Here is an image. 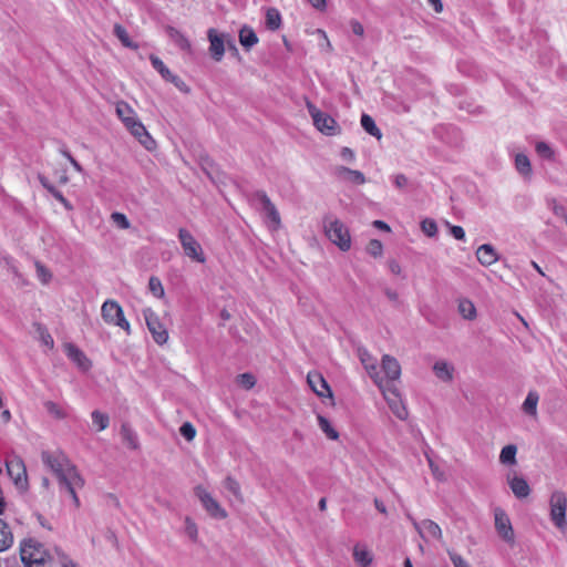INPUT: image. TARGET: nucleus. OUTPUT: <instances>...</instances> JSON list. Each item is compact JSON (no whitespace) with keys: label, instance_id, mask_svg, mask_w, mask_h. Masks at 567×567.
Here are the masks:
<instances>
[{"label":"nucleus","instance_id":"f257e3e1","mask_svg":"<svg viewBox=\"0 0 567 567\" xmlns=\"http://www.w3.org/2000/svg\"><path fill=\"white\" fill-rule=\"evenodd\" d=\"M41 458L44 465L54 473L60 484L68 480H71L72 484H82V476L76 466L71 463L63 452H42Z\"/></svg>","mask_w":567,"mask_h":567},{"label":"nucleus","instance_id":"f03ea898","mask_svg":"<svg viewBox=\"0 0 567 567\" xmlns=\"http://www.w3.org/2000/svg\"><path fill=\"white\" fill-rule=\"evenodd\" d=\"M20 557L25 567H48L49 555L35 539H24L20 545Z\"/></svg>","mask_w":567,"mask_h":567},{"label":"nucleus","instance_id":"7ed1b4c3","mask_svg":"<svg viewBox=\"0 0 567 567\" xmlns=\"http://www.w3.org/2000/svg\"><path fill=\"white\" fill-rule=\"evenodd\" d=\"M101 316L107 324L118 327L124 330L127 336L131 334V324L125 318L123 308L116 300H105L101 307Z\"/></svg>","mask_w":567,"mask_h":567},{"label":"nucleus","instance_id":"20e7f679","mask_svg":"<svg viewBox=\"0 0 567 567\" xmlns=\"http://www.w3.org/2000/svg\"><path fill=\"white\" fill-rule=\"evenodd\" d=\"M384 400L386 401L392 413L400 420H405L408 417V410L403 404L399 390L396 389L394 383L383 381L378 384Z\"/></svg>","mask_w":567,"mask_h":567},{"label":"nucleus","instance_id":"39448f33","mask_svg":"<svg viewBox=\"0 0 567 567\" xmlns=\"http://www.w3.org/2000/svg\"><path fill=\"white\" fill-rule=\"evenodd\" d=\"M324 234L328 239L339 247L341 251H348L351 247V237L347 226L340 220H333L324 226Z\"/></svg>","mask_w":567,"mask_h":567},{"label":"nucleus","instance_id":"423d86ee","mask_svg":"<svg viewBox=\"0 0 567 567\" xmlns=\"http://www.w3.org/2000/svg\"><path fill=\"white\" fill-rule=\"evenodd\" d=\"M6 467L9 477L12 480L16 487L20 491L28 489V474L24 462L21 457L14 456L6 462Z\"/></svg>","mask_w":567,"mask_h":567},{"label":"nucleus","instance_id":"0eeeda50","mask_svg":"<svg viewBox=\"0 0 567 567\" xmlns=\"http://www.w3.org/2000/svg\"><path fill=\"white\" fill-rule=\"evenodd\" d=\"M143 316L154 341L159 346L165 344L168 340V331L161 322L157 313L151 308H146L143 310Z\"/></svg>","mask_w":567,"mask_h":567},{"label":"nucleus","instance_id":"6e6552de","mask_svg":"<svg viewBox=\"0 0 567 567\" xmlns=\"http://www.w3.org/2000/svg\"><path fill=\"white\" fill-rule=\"evenodd\" d=\"M567 498L564 492L555 491L550 496V518L555 526L563 528L566 525Z\"/></svg>","mask_w":567,"mask_h":567},{"label":"nucleus","instance_id":"1a4fd4ad","mask_svg":"<svg viewBox=\"0 0 567 567\" xmlns=\"http://www.w3.org/2000/svg\"><path fill=\"white\" fill-rule=\"evenodd\" d=\"M195 495L200 501L206 512L214 518L225 519L227 518V512L219 505V503L208 493L205 487L197 485L194 488Z\"/></svg>","mask_w":567,"mask_h":567},{"label":"nucleus","instance_id":"9d476101","mask_svg":"<svg viewBox=\"0 0 567 567\" xmlns=\"http://www.w3.org/2000/svg\"><path fill=\"white\" fill-rule=\"evenodd\" d=\"M178 238L185 254L196 260L197 262H205L206 258L203 254L200 245L194 238V236L185 228H181L178 231Z\"/></svg>","mask_w":567,"mask_h":567},{"label":"nucleus","instance_id":"9b49d317","mask_svg":"<svg viewBox=\"0 0 567 567\" xmlns=\"http://www.w3.org/2000/svg\"><path fill=\"white\" fill-rule=\"evenodd\" d=\"M494 524L498 536L507 544H513L514 529L507 513L501 507L494 509Z\"/></svg>","mask_w":567,"mask_h":567},{"label":"nucleus","instance_id":"f8f14e48","mask_svg":"<svg viewBox=\"0 0 567 567\" xmlns=\"http://www.w3.org/2000/svg\"><path fill=\"white\" fill-rule=\"evenodd\" d=\"M410 519L421 538L425 542H429L430 539H442V529L434 520L423 519L419 522L412 517H410Z\"/></svg>","mask_w":567,"mask_h":567},{"label":"nucleus","instance_id":"ddd939ff","mask_svg":"<svg viewBox=\"0 0 567 567\" xmlns=\"http://www.w3.org/2000/svg\"><path fill=\"white\" fill-rule=\"evenodd\" d=\"M332 175L342 183L363 185L367 182L364 174L357 169L337 165L332 168Z\"/></svg>","mask_w":567,"mask_h":567},{"label":"nucleus","instance_id":"4468645a","mask_svg":"<svg viewBox=\"0 0 567 567\" xmlns=\"http://www.w3.org/2000/svg\"><path fill=\"white\" fill-rule=\"evenodd\" d=\"M358 357L364 367L365 371L373 380V382L378 385L383 381V378L380 375V371L378 368L377 359L370 354V352L362 347L358 348Z\"/></svg>","mask_w":567,"mask_h":567},{"label":"nucleus","instance_id":"2eb2a0df","mask_svg":"<svg viewBox=\"0 0 567 567\" xmlns=\"http://www.w3.org/2000/svg\"><path fill=\"white\" fill-rule=\"evenodd\" d=\"M126 130L148 151L156 146L155 140L150 135L144 124L138 120L127 125Z\"/></svg>","mask_w":567,"mask_h":567},{"label":"nucleus","instance_id":"dca6fc26","mask_svg":"<svg viewBox=\"0 0 567 567\" xmlns=\"http://www.w3.org/2000/svg\"><path fill=\"white\" fill-rule=\"evenodd\" d=\"M257 197L261 202L264 210L266 212L267 217L269 219V228L271 230H278L281 226V219L276 206L271 203L270 198L264 192L258 193Z\"/></svg>","mask_w":567,"mask_h":567},{"label":"nucleus","instance_id":"f3484780","mask_svg":"<svg viewBox=\"0 0 567 567\" xmlns=\"http://www.w3.org/2000/svg\"><path fill=\"white\" fill-rule=\"evenodd\" d=\"M382 371L385 374V380L383 379V382L394 383V381L398 380L401 375V367L399 361L389 354H384L382 357Z\"/></svg>","mask_w":567,"mask_h":567},{"label":"nucleus","instance_id":"a211bd4d","mask_svg":"<svg viewBox=\"0 0 567 567\" xmlns=\"http://www.w3.org/2000/svg\"><path fill=\"white\" fill-rule=\"evenodd\" d=\"M64 351L70 360H72L80 369L86 371L92 363L85 353L73 343H65Z\"/></svg>","mask_w":567,"mask_h":567},{"label":"nucleus","instance_id":"6ab92c4d","mask_svg":"<svg viewBox=\"0 0 567 567\" xmlns=\"http://www.w3.org/2000/svg\"><path fill=\"white\" fill-rule=\"evenodd\" d=\"M150 61L153 68L162 75L164 80L174 83L181 90L183 89L185 83L178 76L173 75L169 69L157 55L151 54Z\"/></svg>","mask_w":567,"mask_h":567},{"label":"nucleus","instance_id":"aec40b11","mask_svg":"<svg viewBox=\"0 0 567 567\" xmlns=\"http://www.w3.org/2000/svg\"><path fill=\"white\" fill-rule=\"evenodd\" d=\"M352 557L360 567H370L373 563V554L363 543H357L353 546Z\"/></svg>","mask_w":567,"mask_h":567},{"label":"nucleus","instance_id":"412c9836","mask_svg":"<svg viewBox=\"0 0 567 567\" xmlns=\"http://www.w3.org/2000/svg\"><path fill=\"white\" fill-rule=\"evenodd\" d=\"M507 483L509 485V488L512 489L513 494L522 499L527 497L530 494V487L527 483V481L518 475L511 476L507 475Z\"/></svg>","mask_w":567,"mask_h":567},{"label":"nucleus","instance_id":"4be33fe9","mask_svg":"<svg viewBox=\"0 0 567 567\" xmlns=\"http://www.w3.org/2000/svg\"><path fill=\"white\" fill-rule=\"evenodd\" d=\"M476 258L482 266L488 267L498 260V254L491 244H483L476 250Z\"/></svg>","mask_w":567,"mask_h":567},{"label":"nucleus","instance_id":"5701e85b","mask_svg":"<svg viewBox=\"0 0 567 567\" xmlns=\"http://www.w3.org/2000/svg\"><path fill=\"white\" fill-rule=\"evenodd\" d=\"M208 39L210 42L209 51L212 56L216 61H220L225 53L224 40L220 35L217 34L215 29H209Z\"/></svg>","mask_w":567,"mask_h":567},{"label":"nucleus","instance_id":"b1692460","mask_svg":"<svg viewBox=\"0 0 567 567\" xmlns=\"http://www.w3.org/2000/svg\"><path fill=\"white\" fill-rule=\"evenodd\" d=\"M116 115L125 127H127V125H130L132 122L138 120L134 109L125 101H120L116 103Z\"/></svg>","mask_w":567,"mask_h":567},{"label":"nucleus","instance_id":"393cba45","mask_svg":"<svg viewBox=\"0 0 567 567\" xmlns=\"http://www.w3.org/2000/svg\"><path fill=\"white\" fill-rule=\"evenodd\" d=\"M433 371L437 379L450 382L453 379L454 367L445 360H439L434 363Z\"/></svg>","mask_w":567,"mask_h":567},{"label":"nucleus","instance_id":"a878e982","mask_svg":"<svg viewBox=\"0 0 567 567\" xmlns=\"http://www.w3.org/2000/svg\"><path fill=\"white\" fill-rule=\"evenodd\" d=\"M341 133V127L338 122L329 114L321 112V134L327 136H334Z\"/></svg>","mask_w":567,"mask_h":567},{"label":"nucleus","instance_id":"bb28decb","mask_svg":"<svg viewBox=\"0 0 567 567\" xmlns=\"http://www.w3.org/2000/svg\"><path fill=\"white\" fill-rule=\"evenodd\" d=\"M166 33L169 39L183 51H190L192 44L189 40L176 28L166 27Z\"/></svg>","mask_w":567,"mask_h":567},{"label":"nucleus","instance_id":"cd10ccee","mask_svg":"<svg viewBox=\"0 0 567 567\" xmlns=\"http://www.w3.org/2000/svg\"><path fill=\"white\" fill-rule=\"evenodd\" d=\"M239 42L246 50H250L258 43V37L251 28L244 27L239 31Z\"/></svg>","mask_w":567,"mask_h":567},{"label":"nucleus","instance_id":"c85d7f7f","mask_svg":"<svg viewBox=\"0 0 567 567\" xmlns=\"http://www.w3.org/2000/svg\"><path fill=\"white\" fill-rule=\"evenodd\" d=\"M457 310L458 313L466 320H474L477 316L474 303L466 298L458 300Z\"/></svg>","mask_w":567,"mask_h":567},{"label":"nucleus","instance_id":"c756f323","mask_svg":"<svg viewBox=\"0 0 567 567\" xmlns=\"http://www.w3.org/2000/svg\"><path fill=\"white\" fill-rule=\"evenodd\" d=\"M361 126L371 136L380 140L382 137L381 130L377 126L374 120L369 114L361 115Z\"/></svg>","mask_w":567,"mask_h":567},{"label":"nucleus","instance_id":"7c9ffc66","mask_svg":"<svg viewBox=\"0 0 567 567\" xmlns=\"http://www.w3.org/2000/svg\"><path fill=\"white\" fill-rule=\"evenodd\" d=\"M281 23L282 19L279 10L276 8H268L266 11V27L271 31H276L280 29Z\"/></svg>","mask_w":567,"mask_h":567},{"label":"nucleus","instance_id":"2f4dec72","mask_svg":"<svg viewBox=\"0 0 567 567\" xmlns=\"http://www.w3.org/2000/svg\"><path fill=\"white\" fill-rule=\"evenodd\" d=\"M539 401V395L536 391H529L527 396L523 403V411L527 415L535 416L537 414V404Z\"/></svg>","mask_w":567,"mask_h":567},{"label":"nucleus","instance_id":"473e14b6","mask_svg":"<svg viewBox=\"0 0 567 567\" xmlns=\"http://www.w3.org/2000/svg\"><path fill=\"white\" fill-rule=\"evenodd\" d=\"M13 543V536L9 525L0 519V551L8 549Z\"/></svg>","mask_w":567,"mask_h":567},{"label":"nucleus","instance_id":"72a5a7b5","mask_svg":"<svg viewBox=\"0 0 567 567\" xmlns=\"http://www.w3.org/2000/svg\"><path fill=\"white\" fill-rule=\"evenodd\" d=\"M517 446L514 444L505 445L499 453V462L504 465L516 464Z\"/></svg>","mask_w":567,"mask_h":567},{"label":"nucleus","instance_id":"f704fd0d","mask_svg":"<svg viewBox=\"0 0 567 567\" xmlns=\"http://www.w3.org/2000/svg\"><path fill=\"white\" fill-rule=\"evenodd\" d=\"M535 152L536 154L545 161L554 162L555 161V151L554 148L544 141H538L535 144Z\"/></svg>","mask_w":567,"mask_h":567},{"label":"nucleus","instance_id":"c9c22d12","mask_svg":"<svg viewBox=\"0 0 567 567\" xmlns=\"http://www.w3.org/2000/svg\"><path fill=\"white\" fill-rule=\"evenodd\" d=\"M515 167L517 172L523 176H529L532 174L530 161L524 153H518L515 155Z\"/></svg>","mask_w":567,"mask_h":567},{"label":"nucleus","instance_id":"e433bc0d","mask_svg":"<svg viewBox=\"0 0 567 567\" xmlns=\"http://www.w3.org/2000/svg\"><path fill=\"white\" fill-rule=\"evenodd\" d=\"M224 486H225V488H226L229 493H231V494L234 495V497H235L237 501H239L240 503H243V502H244V495H243V493H241L240 484H239V482H238L235 477H233V476L228 475V476L224 480Z\"/></svg>","mask_w":567,"mask_h":567},{"label":"nucleus","instance_id":"4c0bfd02","mask_svg":"<svg viewBox=\"0 0 567 567\" xmlns=\"http://www.w3.org/2000/svg\"><path fill=\"white\" fill-rule=\"evenodd\" d=\"M114 34L125 48L138 49V45L131 40L126 29L122 24L116 23L114 25Z\"/></svg>","mask_w":567,"mask_h":567},{"label":"nucleus","instance_id":"58836bf2","mask_svg":"<svg viewBox=\"0 0 567 567\" xmlns=\"http://www.w3.org/2000/svg\"><path fill=\"white\" fill-rule=\"evenodd\" d=\"M72 483H73V482H71V480H68V481H65V482L61 483V485H63V486L66 488V491L69 492V494H70V496H71V498H72V501H73V504H74L75 508H79V507L81 506V503H80V499H79V497H78L76 489H78V488H83V487H84V485H85V481H84V478L82 477V484H81V485H78V484H75V483H74V484H72Z\"/></svg>","mask_w":567,"mask_h":567},{"label":"nucleus","instance_id":"ea45409f","mask_svg":"<svg viewBox=\"0 0 567 567\" xmlns=\"http://www.w3.org/2000/svg\"><path fill=\"white\" fill-rule=\"evenodd\" d=\"M121 434H122L123 441L130 449L135 450L138 447L136 435L134 434V432L131 430V427L128 425H126V424L122 425Z\"/></svg>","mask_w":567,"mask_h":567},{"label":"nucleus","instance_id":"a19ab883","mask_svg":"<svg viewBox=\"0 0 567 567\" xmlns=\"http://www.w3.org/2000/svg\"><path fill=\"white\" fill-rule=\"evenodd\" d=\"M321 432L327 439L337 441L340 436L339 432L332 426L327 417L321 416Z\"/></svg>","mask_w":567,"mask_h":567},{"label":"nucleus","instance_id":"79ce46f5","mask_svg":"<svg viewBox=\"0 0 567 567\" xmlns=\"http://www.w3.org/2000/svg\"><path fill=\"white\" fill-rule=\"evenodd\" d=\"M92 421L99 431L105 430L110 424L109 415L100 411L92 412Z\"/></svg>","mask_w":567,"mask_h":567},{"label":"nucleus","instance_id":"37998d69","mask_svg":"<svg viewBox=\"0 0 567 567\" xmlns=\"http://www.w3.org/2000/svg\"><path fill=\"white\" fill-rule=\"evenodd\" d=\"M421 229L427 237H435L437 234L436 221L432 218H424L421 221Z\"/></svg>","mask_w":567,"mask_h":567},{"label":"nucleus","instance_id":"c03bdc74","mask_svg":"<svg viewBox=\"0 0 567 567\" xmlns=\"http://www.w3.org/2000/svg\"><path fill=\"white\" fill-rule=\"evenodd\" d=\"M148 289L156 298H163L165 295L162 281L157 277H151L148 281Z\"/></svg>","mask_w":567,"mask_h":567},{"label":"nucleus","instance_id":"a18cd8bd","mask_svg":"<svg viewBox=\"0 0 567 567\" xmlns=\"http://www.w3.org/2000/svg\"><path fill=\"white\" fill-rule=\"evenodd\" d=\"M44 406H45L47 411L51 415H53L55 419L62 420V419L66 417V412L61 406H59L56 403H54L52 401H48L44 403Z\"/></svg>","mask_w":567,"mask_h":567},{"label":"nucleus","instance_id":"49530a36","mask_svg":"<svg viewBox=\"0 0 567 567\" xmlns=\"http://www.w3.org/2000/svg\"><path fill=\"white\" fill-rule=\"evenodd\" d=\"M237 383L246 390L255 386L256 378L251 373H241L237 377Z\"/></svg>","mask_w":567,"mask_h":567},{"label":"nucleus","instance_id":"de8ad7c7","mask_svg":"<svg viewBox=\"0 0 567 567\" xmlns=\"http://www.w3.org/2000/svg\"><path fill=\"white\" fill-rule=\"evenodd\" d=\"M179 433L185 440L190 442L196 436V429L190 422H185L179 427Z\"/></svg>","mask_w":567,"mask_h":567},{"label":"nucleus","instance_id":"09e8293b","mask_svg":"<svg viewBox=\"0 0 567 567\" xmlns=\"http://www.w3.org/2000/svg\"><path fill=\"white\" fill-rule=\"evenodd\" d=\"M35 269H37L38 278L40 279V281L43 285L49 284V281L52 278V274L50 272V270L45 266H43L40 261H35Z\"/></svg>","mask_w":567,"mask_h":567},{"label":"nucleus","instance_id":"8fccbe9b","mask_svg":"<svg viewBox=\"0 0 567 567\" xmlns=\"http://www.w3.org/2000/svg\"><path fill=\"white\" fill-rule=\"evenodd\" d=\"M367 252L373 257H380L383 252V245L379 239H371L367 246Z\"/></svg>","mask_w":567,"mask_h":567},{"label":"nucleus","instance_id":"3c124183","mask_svg":"<svg viewBox=\"0 0 567 567\" xmlns=\"http://www.w3.org/2000/svg\"><path fill=\"white\" fill-rule=\"evenodd\" d=\"M112 221L121 229H128L131 224L127 219V217L118 212H115L111 215Z\"/></svg>","mask_w":567,"mask_h":567},{"label":"nucleus","instance_id":"603ef678","mask_svg":"<svg viewBox=\"0 0 567 567\" xmlns=\"http://www.w3.org/2000/svg\"><path fill=\"white\" fill-rule=\"evenodd\" d=\"M326 398L330 400V405H334L331 386L329 385L327 380L321 375V402H323V399Z\"/></svg>","mask_w":567,"mask_h":567},{"label":"nucleus","instance_id":"864d4df0","mask_svg":"<svg viewBox=\"0 0 567 567\" xmlns=\"http://www.w3.org/2000/svg\"><path fill=\"white\" fill-rule=\"evenodd\" d=\"M185 530H186V534L194 540L196 542L197 538H198V529H197V525L196 523L189 518V517H186L185 519Z\"/></svg>","mask_w":567,"mask_h":567},{"label":"nucleus","instance_id":"5fc2aeb1","mask_svg":"<svg viewBox=\"0 0 567 567\" xmlns=\"http://www.w3.org/2000/svg\"><path fill=\"white\" fill-rule=\"evenodd\" d=\"M42 184L53 195V197L55 199H58L60 203H62L66 208H69V209L72 208L69 200L62 195L61 192L56 190L53 186L48 185L43 179H42Z\"/></svg>","mask_w":567,"mask_h":567},{"label":"nucleus","instance_id":"6e6d98bb","mask_svg":"<svg viewBox=\"0 0 567 567\" xmlns=\"http://www.w3.org/2000/svg\"><path fill=\"white\" fill-rule=\"evenodd\" d=\"M449 557L454 567H471L470 564L455 551H449Z\"/></svg>","mask_w":567,"mask_h":567},{"label":"nucleus","instance_id":"4d7b16f0","mask_svg":"<svg viewBox=\"0 0 567 567\" xmlns=\"http://www.w3.org/2000/svg\"><path fill=\"white\" fill-rule=\"evenodd\" d=\"M449 228H450V234L456 239V240H461V241H465L466 239V235H465V230L462 226H457V225H450L449 224Z\"/></svg>","mask_w":567,"mask_h":567},{"label":"nucleus","instance_id":"13d9d810","mask_svg":"<svg viewBox=\"0 0 567 567\" xmlns=\"http://www.w3.org/2000/svg\"><path fill=\"white\" fill-rule=\"evenodd\" d=\"M54 181H56L59 184L64 185L69 182V176L66 173V169L63 167H56L54 168Z\"/></svg>","mask_w":567,"mask_h":567},{"label":"nucleus","instance_id":"bf43d9fd","mask_svg":"<svg viewBox=\"0 0 567 567\" xmlns=\"http://www.w3.org/2000/svg\"><path fill=\"white\" fill-rule=\"evenodd\" d=\"M392 182H393V185L399 188V189H402L404 188L409 181H408V177L404 175V174H396L392 177Z\"/></svg>","mask_w":567,"mask_h":567},{"label":"nucleus","instance_id":"052dcab7","mask_svg":"<svg viewBox=\"0 0 567 567\" xmlns=\"http://www.w3.org/2000/svg\"><path fill=\"white\" fill-rule=\"evenodd\" d=\"M340 156L343 161L348 162V163H352L354 162L355 159V154L354 152L350 148V147H342L341 151H340Z\"/></svg>","mask_w":567,"mask_h":567},{"label":"nucleus","instance_id":"680f3d73","mask_svg":"<svg viewBox=\"0 0 567 567\" xmlns=\"http://www.w3.org/2000/svg\"><path fill=\"white\" fill-rule=\"evenodd\" d=\"M307 105H308V109H309V113H310V115L312 117L313 125L316 126V128L319 130V110L313 104H311L310 102H307Z\"/></svg>","mask_w":567,"mask_h":567},{"label":"nucleus","instance_id":"e2e57ef3","mask_svg":"<svg viewBox=\"0 0 567 567\" xmlns=\"http://www.w3.org/2000/svg\"><path fill=\"white\" fill-rule=\"evenodd\" d=\"M388 266H389V270L393 275H398V276L401 275L402 268L398 260H395V259L389 260Z\"/></svg>","mask_w":567,"mask_h":567},{"label":"nucleus","instance_id":"0e129e2a","mask_svg":"<svg viewBox=\"0 0 567 567\" xmlns=\"http://www.w3.org/2000/svg\"><path fill=\"white\" fill-rule=\"evenodd\" d=\"M316 377H319V374L317 373H312V372H309L308 375H307V382L309 384V386L311 388V390L319 395V390L317 388V384L315 382V378Z\"/></svg>","mask_w":567,"mask_h":567},{"label":"nucleus","instance_id":"69168bd1","mask_svg":"<svg viewBox=\"0 0 567 567\" xmlns=\"http://www.w3.org/2000/svg\"><path fill=\"white\" fill-rule=\"evenodd\" d=\"M351 30L355 35L362 37L364 33V28L359 21H351Z\"/></svg>","mask_w":567,"mask_h":567},{"label":"nucleus","instance_id":"338daca9","mask_svg":"<svg viewBox=\"0 0 567 567\" xmlns=\"http://www.w3.org/2000/svg\"><path fill=\"white\" fill-rule=\"evenodd\" d=\"M64 155L76 172H83V167L81 166V164L70 153L65 152Z\"/></svg>","mask_w":567,"mask_h":567},{"label":"nucleus","instance_id":"774afa93","mask_svg":"<svg viewBox=\"0 0 567 567\" xmlns=\"http://www.w3.org/2000/svg\"><path fill=\"white\" fill-rule=\"evenodd\" d=\"M384 293L389 298V300H391L393 302H398L399 301V295H398V292L395 290H392L390 288H385L384 289Z\"/></svg>","mask_w":567,"mask_h":567}]
</instances>
